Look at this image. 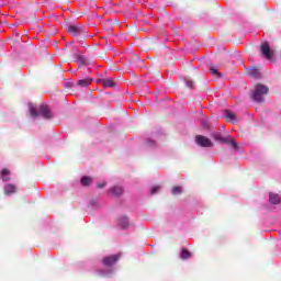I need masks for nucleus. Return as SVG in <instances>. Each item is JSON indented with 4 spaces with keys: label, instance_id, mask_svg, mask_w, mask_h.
I'll return each instance as SVG.
<instances>
[{
    "label": "nucleus",
    "instance_id": "14",
    "mask_svg": "<svg viewBox=\"0 0 281 281\" xmlns=\"http://www.w3.org/2000/svg\"><path fill=\"white\" fill-rule=\"evenodd\" d=\"M91 82H93V79L91 78H85V79H80L77 85L78 87H89V85H91Z\"/></svg>",
    "mask_w": 281,
    "mask_h": 281
},
{
    "label": "nucleus",
    "instance_id": "9",
    "mask_svg": "<svg viewBox=\"0 0 281 281\" xmlns=\"http://www.w3.org/2000/svg\"><path fill=\"white\" fill-rule=\"evenodd\" d=\"M269 203H271L272 205H280V195L278 193H269Z\"/></svg>",
    "mask_w": 281,
    "mask_h": 281
},
{
    "label": "nucleus",
    "instance_id": "3",
    "mask_svg": "<svg viewBox=\"0 0 281 281\" xmlns=\"http://www.w3.org/2000/svg\"><path fill=\"white\" fill-rule=\"evenodd\" d=\"M214 139L216 142H220V144H227L233 150H238V142L235 137H232V135L223 136L222 133H214L213 134Z\"/></svg>",
    "mask_w": 281,
    "mask_h": 281
},
{
    "label": "nucleus",
    "instance_id": "15",
    "mask_svg": "<svg viewBox=\"0 0 281 281\" xmlns=\"http://www.w3.org/2000/svg\"><path fill=\"white\" fill-rule=\"evenodd\" d=\"M180 258L182 260H188V258H192V252L189 251L188 249H182L180 252Z\"/></svg>",
    "mask_w": 281,
    "mask_h": 281
},
{
    "label": "nucleus",
    "instance_id": "12",
    "mask_svg": "<svg viewBox=\"0 0 281 281\" xmlns=\"http://www.w3.org/2000/svg\"><path fill=\"white\" fill-rule=\"evenodd\" d=\"M113 196H122L124 194V189L122 187H113L110 189Z\"/></svg>",
    "mask_w": 281,
    "mask_h": 281
},
{
    "label": "nucleus",
    "instance_id": "23",
    "mask_svg": "<svg viewBox=\"0 0 281 281\" xmlns=\"http://www.w3.org/2000/svg\"><path fill=\"white\" fill-rule=\"evenodd\" d=\"M106 186V182H101L97 184V188H99L100 190H102V188H104Z\"/></svg>",
    "mask_w": 281,
    "mask_h": 281
},
{
    "label": "nucleus",
    "instance_id": "16",
    "mask_svg": "<svg viewBox=\"0 0 281 281\" xmlns=\"http://www.w3.org/2000/svg\"><path fill=\"white\" fill-rule=\"evenodd\" d=\"M119 224L123 229H126L128 227V217L123 216L119 220Z\"/></svg>",
    "mask_w": 281,
    "mask_h": 281
},
{
    "label": "nucleus",
    "instance_id": "2",
    "mask_svg": "<svg viewBox=\"0 0 281 281\" xmlns=\"http://www.w3.org/2000/svg\"><path fill=\"white\" fill-rule=\"evenodd\" d=\"M30 113L32 117L41 116L44 120H52V110L45 104L40 105L38 110L34 105H30Z\"/></svg>",
    "mask_w": 281,
    "mask_h": 281
},
{
    "label": "nucleus",
    "instance_id": "20",
    "mask_svg": "<svg viewBox=\"0 0 281 281\" xmlns=\"http://www.w3.org/2000/svg\"><path fill=\"white\" fill-rule=\"evenodd\" d=\"M181 192H183V189L179 186H176L172 188L171 194L177 195V194H181Z\"/></svg>",
    "mask_w": 281,
    "mask_h": 281
},
{
    "label": "nucleus",
    "instance_id": "25",
    "mask_svg": "<svg viewBox=\"0 0 281 281\" xmlns=\"http://www.w3.org/2000/svg\"><path fill=\"white\" fill-rule=\"evenodd\" d=\"M202 124H203L204 128H210V124L207 123V121H203Z\"/></svg>",
    "mask_w": 281,
    "mask_h": 281
},
{
    "label": "nucleus",
    "instance_id": "13",
    "mask_svg": "<svg viewBox=\"0 0 281 281\" xmlns=\"http://www.w3.org/2000/svg\"><path fill=\"white\" fill-rule=\"evenodd\" d=\"M226 122H236V114L229 110L224 111Z\"/></svg>",
    "mask_w": 281,
    "mask_h": 281
},
{
    "label": "nucleus",
    "instance_id": "8",
    "mask_svg": "<svg viewBox=\"0 0 281 281\" xmlns=\"http://www.w3.org/2000/svg\"><path fill=\"white\" fill-rule=\"evenodd\" d=\"M101 85H103V87L106 88H113V87H117V82L111 78H106V79H101L100 80Z\"/></svg>",
    "mask_w": 281,
    "mask_h": 281
},
{
    "label": "nucleus",
    "instance_id": "17",
    "mask_svg": "<svg viewBox=\"0 0 281 281\" xmlns=\"http://www.w3.org/2000/svg\"><path fill=\"white\" fill-rule=\"evenodd\" d=\"M210 72L212 76H216V78H221V72H218V68L214 65L210 66Z\"/></svg>",
    "mask_w": 281,
    "mask_h": 281
},
{
    "label": "nucleus",
    "instance_id": "18",
    "mask_svg": "<svg viewBox=\"0 0 281 281\" xmlns=\"http://www.w3.org/2000/svg\"><path fill=\"white\" fill-rule=\"evenodd\" d=\"M91 181H92L91 177L85 176L81 178V186L83 187L91 186Z\"/></svg>",
    "mask_w": 281,
    "mask_h": 281
},
{
    "label": "nucleus",
    "instance_id": "19",
    "mask_svg": "<svg viewBox=\"0 0 281 281\" xmlns=\"http://www.w3.org/2000/svg\"><path fill=\"white\" fill-rule=\"evenodd\" d=\"M8 175H10V170L3 169V170L1 171L2 181H10V178L7 177Z\"/></svg>",
    "mask_w": 281,
    "mask_h": 281
},
{
    "label": "nucleus",
    "instance_id": "6",
    "mask_svg": "<svg viewBox=\"0 0 281 281\" xmlns=\"http://www.w3.org/2000/svg\"><path fill=\"white\" fill-rule=\"evenodd\" d=\"M195 142L198 146H201L202 148H212V146H214L212 140L203 135L195 136Z\"/></svg>",
    "mask_w": 281,
    "mask_h": 281
},
{
    "label": "nucleus",
    "instance_id": "1",
    "mask_svg": "<svg viewBox=\"0 0 281 281\" xmlns=\"http://www.w3.org/2000/svg\"><path fill=\"white\" fill-rule=\"evenodd\" d=\"M267 95H269V88L262 83H257L250 91V99L258 104H262Z\"/></svg>",
    "mask_w": 281,
    "mask_h": 281
},
{
    "label": "nucleus",
    "instance_id": "7",
    "mask_svg": "<svg viewBox=\"0 0 281 281\" xmlns=\"http://www.w3.org/2000/svg\"><path fill=\"white\" fill-rule=\"evenodd\" d=\"M120 260V255H110L102 259L104 267H113Z\"/></svg>",
    "mask_w": 281,
    "mask_h": 281
},
{
    "label": "nucleus",
    "instance_id": "4",
    "mask_svg": "<svg viewBox=\"0 0 281 281\" xmlns=\"http://www.w3.org/2000/svg\"><path fill=\"white\" fill-rule=\"evenodd\" d=\"M66 32L71 36H87V31H85L82 24L66 23Z\"/></svg>",
    "mask_w": 281,
    "mask_h": 281
},
{
    "label": "nucleus",
    "instance_id": "24",
    "mask_svg": "<svg viewBox=\"0 0 281 281\" xmlns=\"http://www.w3.org/2000/svg\"><path fill=\"white\" fill-rule=\"evenodd\" d=\"M146 145L148 147H153V146H155V142L154 140H147Z\"/></svg>",
    "mask_w": 281,
    "mask_h": 281
},
{
    "label": "nucleus",
    "instance_id": "21",
    "mask_svg": "<svg viewBox=\"0 0 281 281\" xmlns=\"http://www.w3.org/2000/svg\"><path fill=\"white\" fill-rule=\"evenodd\" d=\"M187 87H189V89H192V87H194V81L188 80L187 81Z\"/></svg>",
    "mask_w": 281,
    "mask_h": 281
},
{
    "label": "nucleus",
    "instance_id": "5",
    "mask_svg": "<svg viewBox=\"0 0 281 281\" xmlns=\"http://www.w3.org/2000/svg\"><path fill=\"white\" fill-rule=\"evenodd\" d=\"M259 49L261 52V56H263L266 60L273 59V50H271V46H269V42H262L259 46Z\"/></svg>",
    "mask_w": 281,
    "mask_h": 281
},
{
    "label": "nucleus",
    "instance_id": "26",
    "mask_svg": "<svg viewBox=\"0 0 281 281\" xmlns=\"http://www.w3.org/2000/svg\"><path fill=\"white\" fill-rule=\"evenodd\" d=\"M80 60H85V57H79Z\"/></svg>",
    "mask_w": 281,
    "mask_h": 281
},
{
    "label": "nucleus",
    "instance_id": "22",
    "mask_svg": "<svg viewBox=\"0 0 281 281\" xmlns=\"http://www.w3.org/2000/svg\"><path fill=\"white\" fill-rule=\"evenodd\" d=\"M159 192V187L151 188V194H157Z\"/></svg>",
    "mask_w": 281,
    "mask_h": 281
},
{
    "label": "nucleus",
    "instance_id": "11",
    "mask_svg": "<svg viewBox=\"0 0 281 281\" xmlns=\"http://www.w3.org/2000/svg\"><path fill=\"white\" fill-rule=\"evenodd\" d=\"M3 190H4L5 196H10L11 194H14V192H16V186L7 184V186H4Z\"/></svg>",
    "mask_w": 281,
    "mask_h": 281
},
{
    "label": "nucleus",
    "instance_id": "10",
    "mask_svg": "<svg viewBox=\"0 0 281 281\" xmlns=\"http://www.w3.org/2000/svg\"><path fill=\"white\" fill-rule=\"evenodd\" d=\"M247 74L251 78H262V75L260 74V69H258L256 67L248 69Z\"/></svg>",
    "mask_w": 281,
    "mask_h": 281
}]
</instances>
